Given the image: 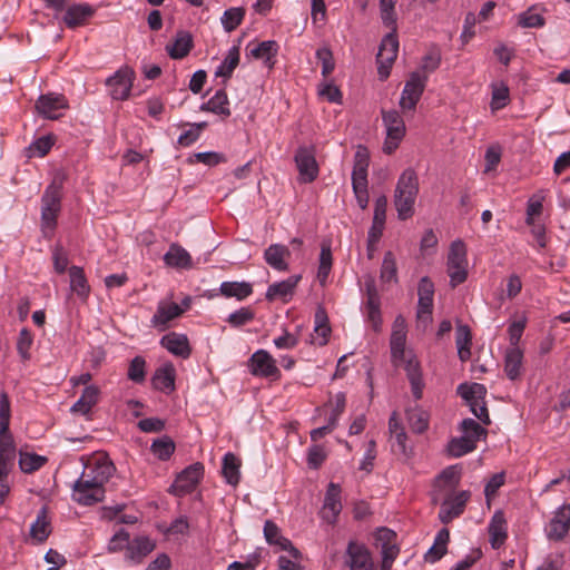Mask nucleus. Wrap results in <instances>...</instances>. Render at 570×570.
Segmentation results:
<instances>
[{
    "label": "nucleus",
    "mask_w": 570,
    "mask_h": 570,
    "mask_svg": "<svg viewBox=\"0 0 570 570\" xmlns=\"http://www.w3.org/2000/svg\"><path fill=\"white\" fill-rule=\"evenodd\" d=\"M160 344L171 354L187 358L191 353L188 338L185 334L171 332L161 337Z\"/></svg>",
    "instance_id": "23"
},
{
    "label": "nucleus",
    "mask_w": 570,
    "mask_h": 570,
    "mask_svg": "<svg viewBox=\"0 0 570 570\" xmlns=\"http://www.w3.org/2000/svg\"><path fill=\"white\" fill-rule=\"evenodd\" d=\"M365 313L373 331L379 332L382 325L380 298L375 289H368Z\"/></svg>",
    "instance_id": "39"
},
{
    "label": "nucleus",
    "mask_w": 570,
    "mask_h": 570,
    "mask_svg": "<svg viewBox=\"0 0 570 570\" xmlns=\"http://www.w3.org/2000/svg\"><path fill=\"white\" fill-rule=\"evenodd\" d=\"M249 372L254 376L279 380L281 371L276 365V361L265 350L256 351L248 360Z\"/></svg>",
    "instance_id": "11"
},
{
    "label": "nucleus",
    "mask_w": 570,
    "mask_h": 570,
    "mask_svg": "<svg viewBox=\"0 0 570 570\" xmlns=\"http://www.w3.org/2000/svg\"><path fill=\"white\" fill-rule=\"evenodd\" d=\"M294 160L298 170L297 179L301 184H311L318 177L320 167L313 146H301L295 153Z\"/></svg>",
    "instance_id": "6"
},
{
    "label": "nucleus",
    "mask_w": 570,
    "mask_h": 570,
    "mask_svg": "<svg viewBox=\"0 0 570 570\" xmlns=\"http://www.w3.org/2000/svg\"><path fill=\"white\" fill-rule=\"evenodd\" d=\"M570 530V504H563L556 512L548 527L546 533L548 539L560 541Z\"/></svg>",
    "instance_id": "16"
},
{
    "label": "nucleus",
    "mask_w": 570,
    "mask_h": 570,
    "mask_svg": "<svg viewBox=\"0 0 570 570\" xmlns=\"http://www.w3.org/2000/svg\"><path fill=\"white\" fill-rule=\"evenodd\" d=\"M326 459L324 448L318 444L309 446L307 454V463L309 468L318 469Z\"/></svg>",
    "instance_id": "63"
},
{
    "label": "nucleus",
    "mask_w": 570,
    "mask_h": 570,
    "mask_svg": "<svg viewBox=\"0 0 570 570\" xmlns=\"http://www.w3.org/2000/svg\"><path fill=\"white\" fill-rule=\"evenodd\" d=\"M11 417L10 400L8 393L2 391L0 393V435L12 436L9 425Z\"/></svg>",
    "instance_id": "49"
},
{
    "label": "nucleus",
    "mask_w": 570,
    "mask_h": 570,
    "mask_svg": "<svg viewBox=\"0 0 570 570\" xmlns=\"http://www.w3.org/2000/svg\"><path fill=\"white\" fill-rule=\"evenodd\" d=\"M455 344L459 358L462 362L471 357L472 334L468 325H458L455 333Z\"/></svg>",
    "instance_id": "38"
},
{
    "label": "nucleus",
    "mask_w": 570,
    "mask_h": 570,
    "mask_svg": "<svg viewBox=\"0 0 570 570\" xmlns=\"http://www.w3.org/2000/svg\"><path fill=\"white\" fill-rule=\"evenodd\" d=\"M428 81V76L422 75L420 71H413L410 75L409 80L405 82L402 96L400 99V106L403 111L414 110L419 102Z\"/></svg>",
    "instance_id": "9"
},
{
    "label": "nucleus",
    "mask_w": 570,
    "mask_h": 570,
    "mask_svg": "<svg viewBox=\"0 0 570 570\" xmlns=\"http://www.w3.org/2000/svg\"><path fill=\"white\" fill-rule=\"evenodd\" d=\"M48 459L46 456L19 451V468L23 473L30 474L41 469Z\"/></svg>",
    "instance_id": "44"
},
{
    "label": "nucleus",
    "mask_w": 570,
    "mask_h": 570,
    "mask_svg": "<svg viewBox=\"0 0 570 570\" xmlns=\"http://www.w3.org/2000/svg\"><path fill=\"white\" fill-rule=\"evenodd\" d=\"M185 308L176 303L160 302L157 306L156 313L151 317V324L159 331H165L168 323L184 313Z\"/></svg>",
    "instance_id": "19"
},
{
    "label": "nucleus",
    "mask_w": 570,
    "mask_h": 570,
    "mask_svg": "<svg viewBox=\"0 0 570 570\" xmlns=\"http://www.w3.org/2000/svg\"><path fill=\"white\" fill-rule=\"evenodd\" d=\"M219 291L225 297H236L238 301H243L253 293V287L247 282H223Z\"/></svg>",
    "instance_id": "41"
},
{
    "label": "nucleus",
    "mask_w": 570,
    "mask_h": 570,
    "mask_svg": "<svg viewBox=\"0 0 570 570\" xmlns=\"http://www.w3.org/2000/svg\"><path fill=\"white\" fill-rule=\"evenodd\" d=\"M519 24L523 28H538L544 24V19L541 14L528 10L519 16Z\"/></svg>",
    "instance_id": "64"
},
{
    "label": "nucleus",
    "mask_w": 570,
    "mask_h": 570,
    "mask_svg": "<svg viewBox=\"0 0 570 570\" xmlns=\"http://www.w3.org/2000/svg\"><path fill=\"white\" fill-rule=\"evenodd\" d=\"M432 311L433 299L419 297L416 311L417 326H421L423 330H425L430 325L432 322Z\"/></svg>",
    "instance_id": "54"
},
{
    "label": "nucleus",
    "mask_w": 570,
    "mask_h": 570,
    "mask_svg": "<svg viewBox=\"0 0 570 570\" xmlns=\"http://www.w3.org/2000/svg\"><path fill=\"white\" fill-rule=\"evenodd\" d=\"M255 317V314L249 307H242L232 314H229L227 322L233 327H240L249 322H252Z\"/></svg>",
    "instance_id": "60"
},
{
    "label": "nucleus",
    "mask_w": 570,
    "mask_h": 570,
    "mask_svg": "<svg viewBox=\"0 0 570 570\" xmlns=\"http://www.w3.org/2000/svg\"><path fill=\"white\" fill-rule=\"evenodd\" d=\"M289 257V249L282 244H272L264 252L265 262L278 272H286L288 269L287 258Z\"/></svg>",
    "instance_id": "22"
},
{
    "label": "nucleus",
    "mask_w": 570,
    "mask_h": 570,
    "mask_svg": "<svg viewBox=\"0 0 570 570\" xmlns=\"http://www.w3.org/2000/svg\"><path fill=\"white\" fill-rule=\"evenodd\" d=\"M440 63L441 50L438 47L433 46L423 56L420 72L422 75L429 76V73L434 72L440 67Z\"/></svg>",
    "instance_id": "52"
},
{
    "label": "nucleus",
    "mask_w": 570,
    "mask_h": 570,
    "mask_svg": "<svg viewBox=\"0 0 570 570\" xmlns=\"http://www.w3.org/2000/svg\"><path fill=\"white\" fill-rule=\"evenodd\" d=\"M127 376L135 383H142L146 376V361L141 356H136L131 360Z\"/></svg>",
    "instance_id": "56"
},
{
    "label": "nucleus",
    "mask_w": 570,
    "mask_h": 570,
    "mask_svg": "<svg viewBox=\"0 0 570 570\" xmlns=\"http://www.w3.org/2000/svg\"><path fill=\"white\" fill-rule=\"evenodd\" d=\"M105 490L82 472L72 488V499L82 505H92L104 499Z\"/></svg>",
    "instance_id": "8"
},
{
    "label": "nucleus",
    "mask_w": 570,
    "mask_h": 570,
    "mask_svg": "<svg viewBox=\"0 0 570 570\" xmlns=\"http://www.w3.org/2000/svg\"><path fill=\"white\" fill-rule=\"evenodd\" d=\"M94 12V8L87 3L73 4L66 10L63 21L69 28H76L83 24Z\"/></svg>",
    "instance_id": "28"
},
{
    "label": "nucleus",
    "mask_w": 570,
    "mask_h": 570,
    "mask_svg": "<svg viewBox=\"0 0 570 570\" xmlns=\"http://www.w3.org/2000/svg\"><path fill=\"white\" fill-rule=\"evenodd\" d=\"M244 16L245 10L243 8L227 9L222 17V23L224 29L227 32L235 30L242 23Z\"/></svg>",
    "instance_id": "55"
},
{
    "label": "nucleus",
    "mask_w": 570,
    "mask_h": 570,
    "mask_svg": "<svg viewBox=\"0 0 570 570\" xmlns=\"http://www.w3.org/2000/svg\"><path fill=\"white\" fill-rule=\"evenodd\" d=\"M240 460L234 453H226L223 458L222 472L226 482L230 485H237L240 479Z\"/></svg>",
    "instance_id": "37"
},
{
    "label": "nucleus",
    "mask_w": 570,
    "mask_h": 570,
    "mask_svg": "<svg viewBox=\"0 0 570 570\" xmlns=\"http://www.w3.org/2000/svg\"><path fill=\"white\" fill-rule=\"evenodd\" d=\"M33 343V335L28 328H22L17 340V351L23 361L30 358V348Z\"/></svg>",
    "instance_id": "57"
},
{
    "label": "nucleus",
    "mask_w": 570,
    "mask_h": 570,
    "mask_svg": "<svg viewBox=\"0 0 570 570\" xmlns=\"http://www.w3.org/2000/svg\"><path fill=\"white\" fill-rule=\"evenodd\" d=\"M523 352L519 346L509 347L504 355V372L514 381L520 377L522 370Z\"/></svg>",
    "instance_id": "30"
},
{
    "label": "nucleus",
    "mask_w": 570,
    "mask_h": 570,
    "mask_svg": "<svg viewBox=\"0 0 570 570\" xmlns=\"http://www.w3.org/2000/svg\"><path fill=\"white\" fill-rule=\"evenodd\" d=\"M460 428L463 435L468 436V440H471L475 445L479 440L484 439L488 434V431L473 419H464Z\"/></svg>",
    "instance_id": "51"
},
{
    "label": "nucleus",
    "mask_w": 570,
    "mask_h": 570,
    "mask_svg": "<svg viewBox=\"0 0 570 570\" xmlns=\"http://www.w3.org/2000/svg\"><path fill=\"white\" fill-rule=\"evenodd\" d=\"M470 499L469 491H460L455 495L446 498L439 512V519L442 523L448 524L453 519L458 518L463 513L464 507Z\"/></svg>",
    "instance_id": "15"
},
{
    "label": "nucleus",
    "mask_w": 570,
    "mask_h": 570,
    "mask_svg": "<svg viewBox=\"0 0 570 570\" xmlns=\"http://www.w3.org/2000/svg\"><path fill=\"white\" fill-rule=\"evenodd\" d=\"M387 33L381 41L379 52L376 56L377 72L381 80L387 79L391 72V68L397 57L399 40L396 37V26L394 30Z\"/></svg>",
    "instance_id": "7"
},
{
    "label": "nucleus",
    "mask_w": 570,
    "mask_h": 570,
    "mask_svg": "<svg viewBox=\"0 0 570 570\" xmlns=\"http://www.w3.org/2000/svg\"><path fill=\"white\" fill-rule=\"evenodd\" d=\"M204 475V465L194 463L183 470L170 487L171 493L178 497L186 495L195 490Z\"/></svg>",
    "instance_id": "10"
},
{
    "label": "nucleus",
    "mask_w": 570,
    "mask_h": 570,
    "mask_svg": "<svg viewBox=\"0 0 570 570\" xmlns=\"http://www.w3.org/2000/svg\"><path fill=\"white\" fill-rule=\"evenodd\" d=\"M446 266L452 287L465 282L468 277V257L466 246L462 240L458 239L451 244Z\"/></svg>",
    "instance_id": "4"
},
{
    "label": "nucleus",
    "mask_w": 570,
    "mask_h": 570,
    "mask_svg": "<svg viewBox=\"0 0 570 570\" xmlns=\"http://www.w3.org/2000/svg\"><path fill=\"white\" fill-rule=\"evenodd\" d=\"M406 417L411 430L414 433H423L429 428V414L419 406L407 410Z\"/></svg>",
    "instance_id": "45"
},
{
    "label": "nucleus",
    "mask_w": 570,
    "mask_h": 570,
    "mask_svg": "<svg viewBox=\"0 0 570 570\" xmlns=\"http://www.w3.org/2000/svg\"><path fill=\"white\" fill-rule=\"evenodd\" d=\"M68 107V101L61 94L41 95L36 102L38 114L47 119H58Z\"/></svg>",
    "instance_id": "14"
},
{
    "label": "nucleus",
    "mask_w": 570,
    "mask_h": 570,
    "mask_svg": "<svg viewBox=\"0 0 570 570\" xmlns=\"http://www.w3.org/2000/svg\"><path fill=\"white\" fill-rule=\"evenodd\" d=\"M380 278L384 283L397 282L396 259L392 252H386L381 266Z\"/></svg>",
    "instance_id": "48"
},
{
    "label": "nucleus",
    "mask_w": 570,
    "mask_h": 570,
    "mask_svg": "<svg viewBox=\"0 0 570 570\" xmlns=\"http://www.w3.org/2000/svg\"><path fill=\"white\" fill-rule=\"evenodd\" d=\"M318 95L330 102L342 104V92L340 88L331 82L321 83Z\"/></svg>",
    "instance_id": "62"
},
{
    "label": "nucleus",
    "mask_w": 570,
    "mask_h": 570,
    "mask_svg": "<svg viewBox=\"0 0 570 570\" xmlns=\"http://www.w3.org/2000/svg\"><path fill=\"white\" fill-rule=\"evenodd\" d=\"M175 376L176 371L174 365L167 363L156 370L151 379V384L156 390L169 394L175 390Z\"/></svg>",
    "instance_id": "26"
},
{
    "label": "nucleus",
    "mask_w": 570,
    "mask_h": 570,
    "mask_svg": "<svg viewBox=\"0 0 570 570\" xmlns=\"http://www.w3.org/2000/svg\"><path fill=\"white\" fill-rule=\"evenodd\" d=\"M100 390L96 385L86 386L79 400L71 406V412L87 415L98 403Z\"/></svg>",
    "instance_id": "27"
},
{
    "label": "nucleus",
    "mask_w": 570,
    "mask_h": 570,
    "mask_svg": "<svg viewBox=\"0 0 570 570\" xmlns=\"http://www.w3.org/2000/svg\"><path fill=\"white\" fill-rule=\"evenodd\" d=\"M370 165V151L365 145H358L354 156L352 181L367 180V168Z\"/></svg>",
    "instance_id": "33"
},
{
    "label": "nucleus",
    "mask_w": 570,
    "mask_h": 570,
    "mask_svg": "<svg viewBox=\"0 0 570 570\" xmlns=\"http://www.w3.org/2000/svg\"><path fill=\"white\" fill-rule=\"evenodd\" d=\"M279 46L274 40H266L258 43L250 49V56L255 59L264 61V65L272 69L275 65V57L278 52Z\"/></svg>",
    "instance_id": "31"
},
{
    "label": "nucleus",
    "mask_w": 570,
    "mask_h": 570,
    "mask_svg": "<svg viewBox=\"0 0 570 570\" xmlns=\"http://www.w3.org/2000/svg\"><path fill=\"white\" fill-rule=\"evenodd\" d=\"M332 250L328 244L323 243L320 254V265L317 272V278L321 284H325L332 269Z\"/></svg>",
    "instance_id": "50"
},
{
    "label": "nucleus",
    "mask_w": 570,
    "mask_h": 570,
    "mask_svg": "<svg viewBox=\"0 0 570 570\" xmlns=\"http://www.w3.org/2000/svg\"><path fill=\"white\" fill-rule=\"evenodd\" d=\"M341 511V488L340 485L331 482L327 487L324 504L321 511L322 519L327 523L333 524L336 522Z\"/></svg>",
    "instance_id": "17"
},
{
    "label": "nucleus",
    "mask_w": 570,
    "mask_h": 570,
    "mask_svg": "<svg viewBox=\"0 0 570 570\" xmlns=\"http://www.w3.org/2000/svg\"><path fill=\"white\" fill-rule=\"evenodd\" d=\"M405 344H406V333L392 332L390 345H391V354L394 360H401V361L404 360Z\"/></svg>",
    "instance_id": "58"
},
{
    "label": "nucleus",
    "mask_w": 570,
    "mask_h": 570,
    "mask_svg": "<svg viewBox=\"0 0 570 570\" xmlns=\"http://www.w3.org/2000/svg\"><path fill=\"white\" fill-rule=\"evenodd\" d=\"M16 444L13 436L0 435V504H3L10 493L9 475L14 466Z\"/></svg>",
    "instance_id": "3"
},
{
    "label": "nucleus",
    "mask_w": 570,
    "mask_h": 570,
    "mask_svg": "<svg viewBox=\"0 0 570 570\" xmlns=\"http://www.w3.org/2000/svg\"><path fill=\"white\" fill-rule=\"evenodd\" d=\"M264 535L269 544L277 546L281 550L291 553L295 559L301 557L298 549H296L287 538L281 534L279 528L273 521H265Z\"/></svg>",
    "instance_id": "20"
},
{
    "label": "nucleus",
    "mask_w": 570,
    "mask_h": 570,
    "mask_svg": "<svg viewBox=\"0 0 570 570\" xmlns=\"http://www.w3.org/2000/svg\"><path fill=\"white\" fill-rule=\"evenodd\" d=\"M63 183L65 176L60 173L56 174L41 197V228L45 235L56 228L61 209Z\"/></svg>",
    "instance_id": "2"
},
{
    "label": "nucleus",
    "mask_w": 570,
    "mask_h": 570,
    "mask_svg": "<svg viewBox=\"0 0 570 570\" xmlns=\"http://www.w3.org/2000/svg\"><path fill=\"white\" fill-rule=\"evenodd\" d=\"M135 79V71L129 67H122L106 81L112 99L125 100L129 97Z\"/></svg>",
    "instance_id": "12"
},
{
    "label": "nucleus",
    "mask_w": 570,
    "mask_h": 570,
    "mask_svg": "<svg viewBox=\"0 0 570 570\" xmlns=\"http://www.w3.org/2000/svg\"><path fill=\"white\" fill-rule=\"evenodd\" d=\"M239 63V49L238 47L234 46L230 48L227 52V56L223 60L222 65L217 68L215 75L216 77H224V78H230L233 75V71L236 69V67Z\"/></svg>",
    "instance_id": "46"
},
{
    "label": "nucleus",
    "mask_w": 570,
    "mask_h": 570,
    "mask_svg": "<svg viewBox=\"0 0 570 570\" xmlns=\"http://www.w3.org/2000/svg\"><path fill=\"white\" fill-rule=\"evenodd\" d=\"M150 450L155 456L165 461L173 455L175 451V443L170 438L163 436L153 442Z\"/></svg>",
    "instance_id": "53"
},
{
    "label": "nucleus",
    "mask_w": 570,
    "mask_h": 570,
    "mask_svg": "<svg viewBox=\"0 0 570 570\" xmlns=\"http://www.w3.org/2000/svg\"><path fill=\"white\" fill-rule=\"evenodd\" d=\"M476 449L475 444L472 443L471 440H468V436L453 438L448 443V453L453 458L463 456L466 453H470Z\"/></svg>",
    "instance_id": "47"
},
{
    "label": "nucleus",
    "mask_w": 570,
    "mask_h": 570,
    "mask_svg": "<svg viewBox=\"0 0 570 570\" xmlns=\"http://www.w3.org/2000/svg\"><path fill=\"white\" fill-rule=\"evenodd\" d=\"M202 110L210 111L222 117L230 115L229 100L225 89H219L215 95L202 106Z\"/></svg>",
    "instance_id": "34"
},
{
    "label": "nucleus",
    "mask_w": 570,
    "mask_h": 570,
    "mask_svg": "<svg viewBox=\"0 0 570 570\" xmlns=\"http://www.w3.org/2000/svg\"><path fill=\"white\" fill-rule=\"evenodd\" d=\"M419 194V177L414 169L406 168L399 177L394 191V207L401 220L411 218Z\"/></svg>",
    "instance_id": "1"
},
{
    "label": "nucleus",
    "mask_w": 570,
    "mask_h": 570,
    "mask_svg": "<svg viewBox=\"0 0 570 570\" xmlns=\"http://www.w3.org/2000/svg\"><path fill=\"white\" fill-rule=\"evenodd\" d=\"M396 0H380L381 18L385 27L393 29L396 23V16L394 12Z\"/></svg>",
    "instance_id": "59"
},
{
    "label": "nucleus",
    "mask_w": 570,
    "mask_h": 570,
    "mask_svg": "<svg viewBox=\"0 0 570 570\" xmlns=\"http://www.w3.org/2000/svg\"><path fill=\"white\" fill-rule=\"evenodd\" d=\"M301 278V275H292L282 282L269 285L266 292V299L269 302L281 299L287 303L293 297Z\"/></svg>",
    "instance_id": "18"
},
{
    "label": "nucleus",
    "mask_w": 570,
    "mask_h": 570,
    "mask_svg": "<svg viewBox=\"0 0 570 570\" xmlns=\"http://www.w3.org/2000/svg\"><path fill=\"white\" fill-rule=\"evenodd\" d=\"M164 261L168 266L189 268L191 266V257L189 253L177 244H171L168 252L164 256Z\"/></svg>",
    "instance_id": "36"
},
{
    "label": "nucleus",
    "mask_w": 570,
    "mask_h": 570,
    "mask_svg": "<svg viewBox=\"0 0 570 570\" xmlns=\"http://www.w3.org/2000/svg\"><path fill=\"white\" fill-rule=\"evenodd\" d=\"M345 564L350 570H373L371 552L365 544L351 540L345 552Z\"/></svg>",
    "instance_id": "13"
},
{
    "label": "nucleus",
    "mask_w": 570,
    "mask_h": 570,
    "mask_svg": "<svg viewBox=\"0 0 570 570\" xmlns=\"http://www.w3.org/2000/svg\"><path fill=\"white\" fill-rule=\"evenodd\" d=\"M460 479L461 468L459 465H450L438 475L435 487L452 491L459 485Z\"/></svg>",
    "instance_id": "42"
},
{
    "label": "nucleus",
    "mask_w": 570,
    "mask_h": 570,
    "mask_svg": "<svg viewBox=\"0 0 570 570\" xmlns=\"http://www.w3.org/2000/svg\"><path fill=\"white\" fill-rule=\"evenodd\" d=\"M458 393L464 399L472 413L485 425L491 423L488 407L484 402V396L487 394V389L484 385L479 383L469 384H460L458 387Z\"/></svg>",
    "instance_id": "5"
},
{
    "label": "nucleus",
    "mask_w": 570,
    "mask_h": 570,
    "mask_svg": "<svg viewBox=\"0 0 570 570\" xmlns=\"http://www.w3.org/2000/svg\"><path fill=\"white\" fill-rule=\"evenodd\" d=\"M490 542L493 549H500L507 538V520L502 511H497L489 523Z\"/></svg>",
    "instance_id": "25"
},
{
    "label": "nucleus",
    "mask_w": 570,
    "mask_h": 570,
    "mask_svg": "<svg viewBox=\"0 0 570 570\" xmlns=\"http://www.w3.org/2000/svg\"><path fill=\"white\" fill-rule=\"evenodd\" d=\"M502 156V150L500 145H490V147L487 149L484 158H485V168L484 174H489L493 170H495L497 166L499 165Z\"/></svg>",
    "instance_id": "61"
},
{
    "label": "nucleus",
    "mask_w": 570,
    "mask_h": 570,
    "mask_svg": "<svg viewBox=\"0 0 570 570\" xmlns=\"http://www.w3.org/2000/svg\"><path fill=\"white\" fill-rule=\"evenodd\" d=\"M194 47L193 37L189 32L180 30L177 32L173 45L166 47L167 52L173 59L185 58Z\"/></svg>",
    "instance_id": "29"
},
{
    "label": "nucleus",
    "mask_w": 570,
    "mask_h": 570,
    "mask_svg": "<svg viewBox=\"0 0 570 570\" xmlns=\"http://www.w3.org/2000/svg\"><path fill=\"white\" fill-rule=\"evenodd\" d=\"M383 120L389 138L401 140L405 132V125L400 114L395 110L384 112Z\"/></svg>",
    "instance_id": "40"
},
{
    "label": "nucleus",
    "mask_w": 570,
    "mask_h": 570,
    "mask_svg": "<svg viewBox=\"0 0 570 570\" xmlns=\"http://www.w3.org/2000/svg\"><path fill=\"white\" fill-rule=\"evenodd\" d=\"M155 548V543L147 537H137L126 546V559L140 563Z\"/></svg>",
    "instance_id": "24"
},
{
    "label": "nucleus",
    "mask_w": 570,
    "mask_h": 570,
    "mask_svg": "<svg viewBox=\"0 0 570 570\" xmlns=\"http://www.w3.org/2000/svg\"><path fill=\"white\" fill-rule=\"evenodd\" d=\"M69 276L71 291L81 299H87L90 293V286L83 269L79 266H71L69 268Z\"/></svg>",
    "instance_id": "35"
},
{
    "label": "nucleus",
    "mask_w": 570,
    "mask_h": 570,
    "mask_svg": "<svg viewBox=\"0 0 570 570\" xmlns=\"http://www.w3.org/2000/svg\"><path fill=\"white\" fill-rule=\"evenodd\" d=\"M51 532L50 522L47 518V508H41L37 514L36 521L31 524L30 535L38 542L47 540Z\"/></svg>",
    "instance_id": "43"
},
{
    "label": "nucleus",
    "mask_w": 570,
    "mask_h": 570,
    "mask_svg": "<svg viewBox=\"0 0 570 570\" xmlns=\"http://www.w3.org/2000/svg\"><path fill=\"white\" fill-rule=\"evenodd\" d=\"M405 372L413 396L420 400L423 395L424 382L419 362L412 358L409 360L405 365Z\"/></svg>",
    "instance_id": "32"
},
{
    "label": "nucleus",
    "mask_w": 570,
    "mask_h": 570,
    "mask_svg": "<svg viewBox=\"0 0 570 570\" xmlns=\"http://www.w3.org/2000/svg\"><path fill=\"white\" fill-rule=\"evenodd\" d=\"M83 472L100 488H104V484L112 476L115 466L108 458L104 456L97 459L94 464L87 465Z\"/></svg>",
    "instance_id": "21"
}]
</instances>
